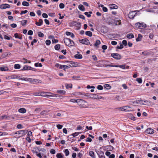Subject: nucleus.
<instances>
[{
	"instance_id": "56",
	"label": "nucleus",
	"mask_w": 158,
	"mask_h": 158,
	"mask_svg": "<svg viewBox=\"0 0 158 158\" xmlns=\"http://www.w3.org/2000/svg\"><path fill=\"white\" fill-rule=\"evenodd\" d=\"M17 127L19 129H21L23 128V126L21 124H18L17 126Z\"/></svg>"
},
{
	"instance_id": "54",
	"label": "nucleus",
	"mask_w": 158,
	"mask_h": 158,
	"mask_svg": "<svg viewBox=\"0 0 158 158\" xmlns=\"http://www.w3.org/2000/svg\"><path fill=\"white\" fill-rule=\"evenodd\" d=\"M56 127L58 129H61L63 127V126L61 125L58 124L56 126Z\"/></svg>"
},
{
	"instance_id": "6",
	"label": "nucleus",
	"mask_w": 158,
	"mask_h": 158,
	"mask_svg": "<svg viewBox=\"0 0 158 158\" xmlns=\"http://www.w3.org/2000/svg\"><path fill=\"white\" fill-rule=\"evenodd\" d=\"M111 56L116 60H120L121 58L120 55L118 53H112Z\"/></svg>"
},
{
	"instance_id": "55",
	"label": "nucleus",
	"mask_w": 158,
	"mask_h": 158,
	"mask_svg": "<svg viewBox=\"0 0 158 158\" xmlns=\"http://www.w3.org/2000/svg\"><path fill=\"white\" fill-rule=\"evenodd\" d=\"M144 102L146 103V104H144V103H143V105H148L150 103V102L148 100H145L144 101Z\"/></svg>"
},
{
	"instance_id": "62",
	"label": "nucleus",
	"mask_w": 158,
	"mask_h": 158,
	"mask_svg": "<svg viewBox=\"0 0 158 158\" xmlns=\"http://www.w3.org/2000/svg\"><path fill=\"white\" fill-rule=\"evenodd\" d=\"M27 34L28 35H32L33 34V32L32 30H30L28 31Z\"/></svg>"
},
{
	"instance_id": "32",
	"label": "nucleus",
	"mask_w": 158,
	"mask_h": 158,
	"mask_svg": "<svg viewBox=\"0 0 158 158\" xmlns=\"http://www.w3.org/2000/svg\"><path fill=\"white\" fill-rule=\"evenodd\" d=\"M85 34L86 35H88L89 36H91L92 35V33L91 32L89 31H87L85 32Z\"/></svg>"
},
{
	"instance_id": "48",
	"label": "nucleus",
	"mask_w": 158,
	"mask_h": 158,
	"mask_svg": "<svg viewBox=\"0 0 158 158\" xmlns=\"http://www.w3.org/2000/svg\"><path fill=\"white\" fill-rule=\"evenodd\" d=\"M35 66L36 67L38 66L41 67L42 66V64L41 63H36L35 64Z\"/></svg>"
},
{
	"instance_id": "4",
	"label": "nucleus",
	"mask_w": 158,
	"mask_h": 158,
	"mask_svg": "<svg viewBox=\"0 0 158 158\" xmlns=\"http://www.w3.org/2000/svg\"><path fill=\"white\" fill-rule=\"evenodd\" d=\"M27 131L26 130H20L18 131V134L20 135L17 137H16L15 138H19L23 135H25L27 133Z\"/></svg>"
},
{
	"instance_id": "27",
	"label": "nucleus",
	"mask_w": 158,
	"mask_h": 158,
	"mask_svg": "<svg viewBox=\"0 0 158 158\" xmlns=\"http://www.w3.org/2000/svg\"><path fill=\"white\" fill-rule=\"evenodd\" d=\"M127 37L129 39H131L134 38V35L132 33H130L127 34Z\"/></svg>"
},
{
	"instance_id": "42",
	"label": "nucleus",
	"mask_w": 158,
	"mask_h": 158,
	"mask_svg": "<svg viewBox=\"0 0 158 158\" xmlns=\"http://www.w3.org/2000/svg\"><path fill=\"white\" fill-rule=\"evenodd\" d=\"M64 153L65 154V156H68L69 153V152L68 149H66L64 151Z\"/></svg>"
},
{
	"instance_id": "15",
	"label": "nucleus",
	"mask_w": 158,
	"mask_h": 158,
	"mask_svg": "<svg viewBox=\"0 0 158 158\" xmlns=\"http://www.w3.org/2000/svg\"><path fill=\"white\" fill-rule=\"evenodd\" d=\"M10 116L6 115H3L1 116L0 119L2 120H6L8 118H10Z\"/></svg>"
},
{
	"instance_id": "46",
	"label": "nucleus",
	"mask_w": 158,
	"mask_h": 158,
	"mask_svg": "<svg viewBox=\"0 0 158 158\" xmlns=\"http://www.w3.org/2000/svg\"><path fill=\"white\" fill-rule=\"evenodd\" d=\"M78 99H72L70 100V101L72 102H76L77 103Z\"/></svg>"
},
{
	"instance_id": "37",
	"label": "nucleus",
	"mask_w": 158,
	"mask_h": 158,
	"mask_svg": "<svg viewBox=\"0 0 158 158\" xmlns=\"http://www.w3.org/2000/svg\"><path fill=\"white\" fill-rule=\"evenodd\" d=\"M115 67H119V68H122L123 69H125V65H115Z\"/></svg>"
},
{
	"instance_id": "40",
	"label": "nucleus",
	"mask_w": 158,
	"mask_h": 158,
	"mask_svg": "<svg viewBox=\"0 0 158 158\" xmlns=\"http://www.w3.org/2000/svg\"><path fill=\"white\" fill-rule=\"evenodd\" d=\"M41 82V80L37 79H34L33 83H40Z\"/></svg>"
},
{
	"instance_id": "51",
	"label": "nucleus",
	"mask_w": 158,
	"mask_h": 158,
	"mask_svg": "<svg viewBox=\"0 0 158 158\" xmlns=\"http://www.w3.org/2000/svg\"><path fill=\"white\" fill-rule=\"evenodd\" d=\"M64 5L63 3H60L59 4V7L60 9H63L64 7Z\"/></svg>"
},
{
	"instance_id": "16",
	"label": "nucleus",
	"mask_w": 158,
	"mask_h": 158,
	"mask_svg": "<svg viewBox=\"0 0 158 158\" xmlns=\"http://www.w3.org/2000/svg\"><path fill=\"white\" fill-rule=\"evenodd\" d=\"M92 95L93 98L96 99H100L102 98V97L101 96H98L96 94H92Z\"/></svg>"
},
{
	"instance_id": "47",
	"label": "nucleus",
	"mask_w": 158,
	"mask_h": 158,
	"mask_svg": "<svg viewBox=\"0 0 158 158\" xmlns=\"http://www.w3.org/2000/svg\"><path fill=\"white\" fill-rule=\"evenodd\" d=\"M69 45H70V47L73 46L74 45V43L73 41L70 39V42H69Z\"/></svg>"
},
{
	"instance_id": "43",
	"label": "nucleus",
	"mask_w": 158,
	"mask_h": 158,
	"mask_svg": "<svg viewBox=\"0 0 158 158\" xmlns=\"http://www.w3.org/2000/svg\"><path fill=\"white\" fill-rule=\"evenodd\" d=\"M142 54L143 55L145 56H148L149 55L150 53L148 52H142Z\"/></svg>"
},
{
	"instance_id": "45",
	"label": "nucleus",
	"mask_w": 158,
	"mask_h": 158,
	"mask_svg": "<svg viewBox=\"0 0 158 158\" xmlns=\"http://www.w3.org/2000/svg\"><path fill=\"white\" fill-rule=\"evenodd\" d=\"M65 86L67 89H68L69 88H72V84H65Z\"/></svg>"
},
{
	"instance_id": "28",
	"label": "nucleus",
	"mask_w": 158,
	"mask_h": 158,
	"mask_svg": "<svg viewBox=\"0 0 158 158\" xmlns=\"http://www.w3.org/2000/svg\"><path fill=\"white\" fill-rule=\"evenodd\" d=\"M57 93L64 95L65 94L66 92L63 90H58L57 91Z\"/></svg>"
},
{
	"instance_id": "33",
	"label": "nucleus",
	"mask_w": 158,
	"mask_h": 158,
	"mask_svg": "<svg viewBox=\"0 0 158 158\" xmlns=\"http://www.w3.org/2000/svg\"><path fill=\"white\" fill-rule=\"evenodd\" d=\"M22 5L23 6H29V3L27 2L26 1H24L22 3Z\"/></svg>"
},
{
	"instance_id": "18",
	"label": "nucleus",
	"mask_w": 158,
	"mask_h": 158,
	"mask_svg": "<svg viewBox=\"0 0 158 158\" xmlns=\"http://www.w3.org/2000/svg\"><path fill=\"white\" fill-rule=\"evenodd\" d=\"M143 100L140 99L139 100H138L137 101H134L133 103L134 104H139L142 103V102H143Z\"/></svg>"
},
{
	"instance_id": "23",
	"label": "nucleus",
	"mask_w": 158,
	"mask_h": 158,
	"mask_svg": "<svg viewBox=\"0 0 158 158\" xmlns=\"http://www.w3.org/2000/svg\"><path fill=\"white\" fill-rule=\"evenodd\" d=\"M74 57L76 59H81L82 58V56L81 54H76L74 55Z\"/></svg>"
},
{
	"instance_id": "36",
	"label": "nucleus",
	"mask_w": 158,
	"mask_h": 158,
	"mask_svg": "<svg viewBox=\"0 0 158 158\" xmlns=\"http://www.w3.org/2000/svg\"><path fill=\"white\" fill-rule=\"evenodd\" d=\"M55 49L56 50H59L60 48V45L59 44H57L56 45L55 47Z\"/></svg>"
},
{
	"instance_id": "57",
	"label": "nucleus",
	"mask_w": 158,
	"mask_h": 158,
	"mask_svg": "<svg viewBox=\"0 0 158 158\" xmlns=\"http://www.w3.org/2000/svg\"><path fill=\"white\" fill-rule=\"evenodd\" d=\"M141 25V27H142L143 28H145L146 27V24L144 23H140Z\"/></svg>"
},
{
	"instance_id": "19",
	"label": "nucleus",
	"mask_w": 158,
	"mask_h": 158,
	"mask_svg": "<svg viewBox=\"0 0 158 158\" xmlns=\"http://www.w3.org/2000/svg\"><path fill=\"white\" fill-rule=\"evenodd\" d=\"M18 111L22 113H24L26 112V110L25 108H22L19 109Z\"/></svg>"
},
{
	"instance_id": "3",
	"label": "nucleus",
	"mask_w": 158,
	"mask_h": 158,
	"mask_svg": "<svg viewBox=\"0 0 158 158\" xmlns=\"http://www.w3.org/2000/svg\"><path fill=\"white\" fill-rule=\"evenodd\" d=\"M136 11H137V10H135L134 11L130 12L128 14V18L131 19H133L137 14V13L136 12Z\"/></svg>"
},
{
	"instance_id": "49",
	"label": "nucleus",
	"mask_w": 158,
	"mask_h": 158,
	"mask_svg": "<svg viewBox=\"0 0 158 158\" xmlns=\"http://www.w3.org/2000/svg\"><path fill=\"white\" fill-rule=\"evenodd\" d=\"M137 81L139 83H141L142 81V80L141 78H137L136 79Z\"/></svg>"
},
{
	"instance_id": "39",
	"label": "nucleus",
	"mask_w": 158,
	"mask_h": 158,
	"mask_svg": "<svg viewBox=\"0 0 158 158\" xmlns=\"http://www.w3.org/2000/svg\"><path fill=\"white\" fill-rule=\"evenodd\" d=\"M21 67L20 65L18 64H16L14 65V68L15 69H19Z\"/></svg>"
},
{
	"instance_id": "63",
	"label": "nucleus",
	"mask_w": 158,
	"mask_h": 158,
	"mask_svg": "<svg viewBox=\"0 0 158 158\" xmlns=\"http://www.w3.org/2000/svg\"><path fill=\"white\" fill-rule=\"evenodd\" d=\"M10 26L12 28H14L17 27V25L16 24L13 23L11 24Z\"/></svg>"
},
{
	"instance_id": "22",
	"label": "nucleus",
	"mask_w": 158,
	"mask_h": 158,
	"mask_svg": "<svg viewBox=\"0 0 158 158\" xmlns=\"http://www.w3.org/2000/svg\"><path fill=\"white\" fill-rule=\"evenodd\" d=\"M70 67L67 65H61V67H60V69H62L64 70H65V69H69Z\"/></svg>"
},
{
	"instance_id": "25",
	"label": "nucleus",
	"mask_w": 158,
	"mask_h": 158,
	"mask_svg": "<svg viewBox=\"0 0 158 158\" xmlns=\"http://www.w3.org/2000/svg\"><path fill=\"white\" fill-rule=\"evenodd\" d=\"M48 112V110H44L41 111L40 113V114L41 115H43L44 114H47Z\"/></svg>"
},
{
	"instance_id": "59",
	"label": "nucleus",
	"mask_w": 158,
	"mask_h": 158,
	"mask_svg": "<svg viewBox=\"0 0 158 158\" xmlns=\"http://www.w3.org/2000/svg\"><path fill=\"white\" fill-rule=\"evenodd\" d=\"M40 92H36L34 93V95L37 96H40Z\"/></svg>"
},
{
	"instance_id": "35",
	"label": "nucleus",
	"mask_w": 158,
	"mask_h": 158,
	"mask_svg": "<svg viewBox=\"0 0 158 158\" xmlns=\"http://www.w3.org/2000/svg\"><path fill=\"white\" fill-rule=\"evenodd\" d=\"M135 26L136 27L139 28H141V25L139 23H137L135 24Z\"/></svg>"
},
{
	"instance_id": "44",
	"label": "nucleus",
	"mask_w": 158,
	"mask_h": 158,
	"mask_svg": "<svg viewBox=\"0 0 158 158\" xmlns=\"http://www.w3.org/2000/svg\"><path fill=\"white\" fill-rule=\"evenodd\" d=\"M27 20H24L21 21V23L22 26H24L27 23Z\"/></svg>"
},
{
	"instance_id": "13",
	"label": "nucleus",
	"mask_w": 158,
	"mask_h": 158,
	"mask_svg": "<svg viewBox=\"0 0 158 158\" xmlns=\"http://www.w3.org/2000/svg\"><path fill=\"white\" fill-rule=\"evenodd\" d=\"M66 62L69 63V65L71 67L76 66V64L75 62L71 61H67Z\"/></svg>"
},
{
	"instance_id": "11",
	"label": "nucleus",
	"mask_w": 158,
	"mask_h": 158,
	"mask_svg": "<svg viewBox=\"0 0 158 158\" xmlns=\"http://www.w3.org/2000/svg\"><path fill=\"white\" fill-rule=\"evenodd\" d=\"M103 147L109 151H112L114 149V147L110 145L105 146Z\"/></svg>"
},
{
	"instance_id": "64",
	"label": "nucleus",
	"mask_w": 158,
	"mask_h": 158,
	"mask_svg": "<svg viewBox=\"0 0 158 158\" xmlns=\"http://www.w3.org/2000/svg\"><path fill=\"white\" fill-rule=\"evenodd\" d=\"M117 43V42L114 41H112L111 42V44L113 45H116Z\"/></svg>"
},
{
	"instance_id": "52",
	"label": "nucleus",
	"mask_w": 158,
	"mask_h": 158,
	"mask_svg": "<svg viewBox=\"0 0 158 158\" xmlns=\"http://www.w3.org/2000/svg\"><path fill=\"white\" fill-rule=\"evenodd\" d=\"M123 48V44L121 43L120 46H117L116 48L117 49H121Z\"/></svg>"
},
{
	"instance_id": "24",
	"label": "nucleus",
	"mask_w": 158,
	"mask_h": 158,
	"mask_svg": "<svg viewBox=\"0 0 158 158\" xmlns=\"http://www.w3.org/2000/svg\"><path fill=\"white\" fill-rule=\"evenodd\" d=\"M1 71H7L8 70V69L7 67H2L0 68Z\"/></svg>"
},
{
	"instance_id": "41",
	"label": "nucleus",
	"mask_w": 158,
	"mask_h": 158,
	"mask_svg": "<svg viewBox=\"0 0 158 158\" xmlns=\"http://www.w3.org/2000/svg\"><path fill=\"white\" fill-rule=\"evenodd\" d=\"M38 35L39 37H43L44 36V34L41 32H38Z\"/></svg>"
},
{
	"instance_id": "12",
	"label": "nucleus",
	"mask_w": 158,
	"mask_h": 158,
	"mask_svg": "<svg viewBox=\"0 0 158 158\" xmlns=\"http://www.w3.org/2000/svg\"><path fill=\"white\" fill-rule=\"evenodd\" d=\"M10 6L8 4L2 5L0 6V8L1 9H5L7 8H9Z\"/></svg>"
},
{
	"instance_id": "1",
	"label": "nucleus",
	"mask_w": 158,
	"mask_h": 158,
	"mask_svg": "<svg viewBox=\"0 0 158 158\" xmlns=\"http://www.w3.org/2000/svg\"><path fill=\"white\" fill-rule=\"evenodd\" d=\"M77 103L78 105L83 107L87 106V102L82 99H78Z\"/></svg>"
},
{
	"instance_id": "34",
	"label": "nucleus",
	"mask_w": 158,
	"mask_h": 158,
	"mask_svg": "<svg viewBox=\"0 0 158 158\" xmlns=\"http://www.w3.org/2000/svg\"><path fill=\"white\" fill-rule=\"evenodd\" d=\"M142 38V35L140 34H139L138 37L136 39V41L137 42L140 41H141Z\"/></svg>"
},
{
	"instance_id": "30",
	"label": "nucleus",
	"mask_w": 158,
	"mask_h": 158,
	"mask_svg": "<svg viewBox=\"0 0 158 158\" xmlns=\"http://www.w3.org/2000/svg\"><path fill=\"white\" fill-rule=\"evenodd\" d=\"M104 88H106L107 89H111V87L108 84H106L104 85Z\"/></svg>"
},
{
	"instance_id": "20",
	"label": "nucleus",
	"mask_w": 158,
	"mask_h": 158,
	"mask_svg": "<svg viewBox=\"0 0 158 158\" xmlns=\"http://www.w3.org/2000/svg\"><path fill=\"white\" fill-rule=\"evenodd\" d=\"M78 8L80 10L82 11H84L85 10L84 7L81 4H80L78 6Z\"/></svg>"
},
{
	"instance_id": "5",
	"label": "nucleus",
	"mask_w": 158,
	"mask_h": 158,
	"mask_svg": "<svg viewBox=\"0 0 158 158\" xmlns=\"http://www.w3.org/2000/svg\"><path fill=\"white\" fill-rule=\"evenodd\" d=\"M130 107L128 106H122L117 108V109L120 110H123L125 111H130Z\"/></svg>"
},
{
	"instance_id": "10",
	"label": "nucleus",
	"mask_w": 158,
	"mask_h": 158,
	"mask_svg": "<svg viewBox=\"0 0 158 158\" xmlns=\"http://www.w3.org/2000/svg\"><path fill=\"white\" fill-rule=\"evenodd\" d=\"M97 154L100 158H105L104 156V152L103 151H99Z\"/></svg>"
},
{
	"instance_id": "50",
	"label": "nucleus",
	"mask_w": 158,
	"mask_h": 158,
	"mask_svg": "<svg viewBox=\"0 0 158 158\" xmlns=\"http://www.w3.org/2000/svg\"><path fill=\"white\" fill-rule=\"evenodd\" d=\"M51 43V41L48 40H46L45 41L46 44L47 45H50Z\"/></svg>"
},
{
	"instance_id": "7",
	"label": "nucleus",
	"mask_w": 158,
	"mask_h": 158,
	"mask_svg": "<svg viewBox=\"0 0 158 158\" xmlns=\"http://www.w3.org/2000/svg\"><path fill=\"white\" fill-rule=\"evenodd\" d=\"M80 42L82 44L86 45H89L90 43L88 40L87 39H84L80 40Z\"/></svg>"
},
{
	"instance_id": "17",
	"label": "nucleus",
	"mask_w": 158,
	"mask_h": 158,
	"mask_svg": "<svg viewBox=\"0 0 158 158\" xmlns=\"http://www.w3.org/2000/svg\"><path fill=\"white\" fill-rule=\"evenodd\" d=\"M109 6L111 9H117L118 8L117 5L114 4H110L109 5Z\"/></svg>"
},
{
	"instance_id": "58",
	"label": "nucleus",
	"mask_w": 158,
	"mask_h": 158,
	"mask_svg": "<svg viewBox=\"0 0 158 158\" xmlns=\"http://www.w3.org/2000/svg\"><path fill=\"white\" fill-rule=\"evenodd\" d=\"M122 43L124 46H126L127 44V41L125 40H124L122 41Z\"/></svg>"
},
{
	"instance_id": "2",
	"label": "nucleus",
	"mask_w": 158,
	"mask_h": 158,
	"mask_svg": "<svg viewBox=\"0 0 158 158\" xmlns=\"http://www.w3.org/2000/svg\"><path fill=\"white\" fill-rule=\"evenodd\" d=\"M7 78L8 79H17L23 80V77L19 75H11L8 76Z\"/></svg>"
},
{
	"instance_id": "53",
	"label": "nucleus",
	"mask_w": 158,
	"mask_h": 158,
	"mask_svg": "<svg viewBox=\"0 0 158 158\" xmlns=\"http://www.w3.org/2000/svg\"><path fill=\"white\" fill-rule=\"evenodd\" d=\"M97 88L98 90H102L103 89V86L102 85H98L97 86Z\"/></svg>"
},
{
	"instance_id": "8",
	"label": "nucleus",
	"mask_w": 158,
	"mask_h": 158,
	"mask_svg": "<svg viewBox=\"0 0 158 158\" xmlns=\"http://www.w3.org/2000/svg\"><path fill=\"white\" fill-rule=\"evenodd\" d=\"M64 41L65 44L67 46L70 47L69 45V42H70V39L68 38H64Z\"/></svg>"
},
{
	"instance_id": "29",
	"label": "nucleus",
	"mask_w": 158,
	"mask_h": 158,
	"mask_svg": "<svg viewBox=\"0 0 158 158\" xmlns=\"http://www.w3.org/2000/svg\"><path fill=\"white\" fill-rule=\"evenodd\" d=\"M101 43V42L99 40H97L94 44V46L95 47H97Z\"/></svg>"
},
{
	"instance_id": "14",
	"label": "nucleus",
	"mask_w": 158,
	"mask_h": 158,
	"mask_svg": "<svg viewBox=\"0 0 158 158\" xmlns=\"http://www.w3.org/2000/svg\"><path fill=\"white\" fill-rule=\"evenodd\" d=\"M43 21L41 19H40L39 20V22H36L35 24L38 26H40L43 24Z\"/></svg>"
},
{
	"instance_id": "38",
	"label": "nucleus",
	"mask_w": 158,
	"mask_h": 158,
	"mask_svg": "<svg viewBox=\"0 0 158 158\" xmlns=\"http://www.w3.org/2000/svg\"><path fill=\"white\" fill-rule=\"evenodd\" d=\"M56 156L57 158H63V156L61 153H58L56 155Z\"/></svg>"
},
{
	"instance_id": "31",
	"label": "nucleus",
	"mask_w": 158,
	"mask_h": 158,
	"mask_svg": "<svg viewBox=\"0 0 158 158\" xmlns=\"http://www.w3.org/2000/svg\"><path fill=\"white\" fill-rule=\"evenodd\" d=\"M89 155L90 156H91L93 158H94L95 157V156L94 155V152L93 151H90L89 152Z\"/></svg>"
},
{
	"instance_id": "61",
	"label": "nucleus",
	"mask_w": 158,
	"mask_h": 158,
	"mask_svg": "<svg viewBox=\"0 0 158 158\" xmlns=\"http://www.w3.org/2000/svg\"><path fill=\"white\" fill-rule=\"evenodd\" d=\"M50 152L52 154H54L55 153L56 151L54 149H52L51 150Z\"/></svg>"
},
{
	"instance_id": "21",
	"label": "nucleus",
	"mask_w": 158,
	"mask_h": 158,
	"mask_svg": "<svg viewBox=\"0 0 158 158\" xmlns=\"http://www.w3.org/2000/svg\"><path fill=\"white\" fill-rule=\"evenodd\" d=\"M31 68V67L30 66L28 65H25L23 67V69L22 70H30V69Z\"/></svg>"
},
{
	"instance_id": "26",
	"label": "nucleus",
	"mask_w": 158,
	"mask_h": 158,
	"mask_svg": "<svg viewBox=\"0 0 158 158\" xmlns=\"http://www.w3.org/2000/svg\"><path fill=\"white\" fill-rule=\"evenodd\" d=\"M47 93L44 92H40V96L44 97H48L49 96V95H48L46 94Z\"/></svg>"
},
{
	"instance_id": "60",
	"label": "nucleus",
	"mask_w": 158,
	"mask_h": 158,
	"mask_svg": "<svg viewBox=\"0 0 158 158\" xmlns=\"http://www.w3.org/2000/svg\"><path fill=\"white\" fill-rule=\"evenodd\" d=\"M42 16L43 18H47L48 17V15L46 13H43L42 15Z\"/></svg>"
},
{
	"instance_id": "9",
	"label": "nucleus",
	"mask_w": 158,
	"mask_h": 158,
	"mask_svg": "<svg viewBox=\"0 0 158 158\" xmlns=\"http://www.w3.org/2000/svg\"><path fill=\"white\" fill-rule=\"evenodd\" d=\"M145 132L148 134H152L154 133V130L151 128H148L147 129Z\"/></svg>"
}]
</instances>
